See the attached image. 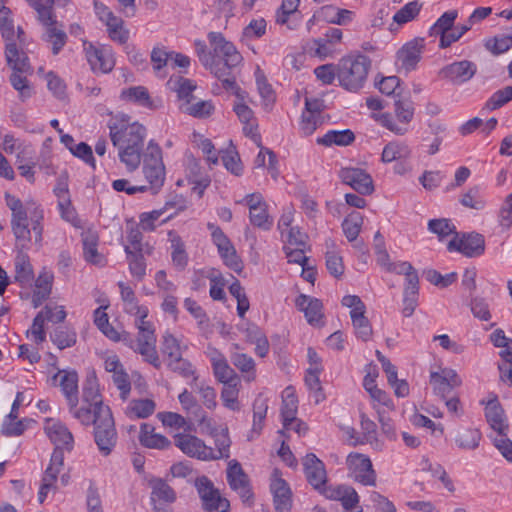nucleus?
<instances>
[{"label": "nucleus", "mask_w": 512, "mask_h": 512, "mask_svg": "<svg viewBox=\"0 0 512 512\" xmlns=\"http://www.w3.org/2000/svg\"><path fill=\"white\" fill-rule=\"evenodd\" d=\"M141 157H143V174L145 179L150 184V188L157 191L163 186L165 180L162 149L154 140H151Z\"/></svg>", "instance_id": "obj_7"}, {"label": "nucleus", "mask_w": 512, "mask_h": 512, "mask_svg": "<svg viewBox=\"0 0 512 512\" xmlns=\"http://www.w3.org/2000/svg\"><path fill=\"white\" fill-rule=\"evenodd\" d=\"M429 382L433 388V393L441 400H446L454 388L461 385L460 377L450 368H439L438 371H431Z\"/></svg>", "instance_id": "obj_13"}, {"label": "nucleus", "mask_w": 512, "mask_h": 512, "mask_svg": "<svg viewBox=\"0 0 512 512\" xmlns=\"http://www.w3.org/2000/svg\"><path fill=\"white\" fill-rule=\"evenodd\" d=\"M277 512H288L291 508V491L285 480L274 478L270 485Z\"/></svg>", "instance_id": "obj_30"}, {"label": "nucleus", "mask_w": 512, "mask_h": 512, "mask_svg": "<svg viewBox=\"0 0 512 512\" xmlns=\"http://www.w3.org/2000/svg\"><path fill=\"white\" fill-rule=\"evenodd\" d=\"M166 364L172 372L177 373L179 376L183 378L193 377V381L197 380L193 365L187 359H184L182 355L166 359Z\"/></svg>", "instance_id": "obj_47"}, {"label": "nucleus", "mask_w": 512, "mask_h": 512, "mask_svg": "<svg viewBox=\"0 0 512 512\" xmlns=\"http://www.w3.org/2000/svg\"><path fill=\"white\" fill-rule=\"evenodd\" d=\"M485 416L490 427L498 433L508 432L509 425L498 400L494 399L487 403L485 407Z\"/></svg>", "instance_id": "obj_28"}, {"label": "nucleus", "mask_w": 512, "mask_h": 512, "mask_svg": "<svg viewBox=\"0 0 512 512\" xmlns=\"http://www.w3.org/2000/svg\"><path fill=\"white\" fill-rule=\"evenodd\" d=\"M230 445L231 441L228 436L227 430H223L215 435V446L216 449L212 448V460L227 459L230 456Z\"/></svg>", "instance_id": "obj_54"}, {"label": "nucleus", "mask_w": 512, "mask_h": 512, "mask_svg": "<svg viewBox=\"0 0 512 512\" xmlns=\"http://www.w3.org/2000/svg\"><path fill=\"white\" fill-rule=\"evenodd\" d=\"M481 433L478 429L463 428L460 429L456 436L455 442L460 449L474 450L479 446Z\"/></svg>", "instance_id": "obj_41"}, {"label": "nucleus", "mask_w": 512, "mask_h": 512, "mask_svg": "<svg viewBox=\"0 0 512 512\" xmlns=\"http://www.w3.org/2000/svg\"><path fill=\"white\" fill-rule=\"evenodd\" d=\"M50 338L60 350H63L76 344L77 334L73 329L59 327L54 330Z\"/></svg>", "instance_id": "obj_46"}, {"label": "nucleus", "mask_w": 512, "mask_h": 512, "mask_svg": "<svg viewBox=\"0 0 512 512\" xmlns=\"http://www.w3.org/2000/svg\"><path fill=\"white\" fill-rule=\"evenodd\" d=\"M268 405L265 399L257 398L253 403V425L251 433L259 435L266 418Z\"/></svg>", "instance_id": "obj_52"}, {"label": "nucleus", "mask_w": 512, "mask_h": 512, "mask_svg": "<svg viewBox=\"0 0 512 512\" xmlns=\"http://www.w3.org/2000/svg\"><path fill=\"white\" fill-rule=\"evenodd\" d=\"M171 257L173 264L179 269H184L188 263V256L185 251V245L179 236H174L171 239Z\"/></svg>", "instance_id": "obj_56"}, {"label": "nucleus", "mask_w": 512, "mask_h": 512, "mask_svg": "<svg viewBox=\"0 0 512 512\" xmlns=\"http://www.w3.org/2000/svg\"><path fill=\"white\" fill-rule=\"evenodd\" d=\"M83 47L87 61L93 71L108 73L113 69L115 61L109 48L96 47L88 41H84Z\"/></svg>", "instance_id": "obj_19"}, {"label": "nucleus", "mask_w": 512, "mask_h": 512, "mask_svg": "<svg viewBox=\"0 0 512 512\" xmlns=\"http://www.w3.org/2000/svg\"><path fill=\"white\" fill-rule=\"evenodd\" d=\"M121 98L126 101L138 104L145 108H149V109H157L158 108V104H156L155 100H153L150 97L147 88L144 86H133V87L124 89L121 92Z\"/></svg>", "instance_id": "obj_33"}, {"label": "nucleus", "mask_w": 512, "mask_h": 512, "mask_svg": "<svg viewBox=\"0 0 512 512\" xmlns=\"http://www.w3.org/2000/svg\"><path fill=\"white\" fill-rule=\"evenodd\" d=\"M421 8L422 4L416 0L408 2L395 13V15L393 16V20L397 24H405L413 20L419 14Z\"/></svg>", "instance_id": "obj_57"}, {"label": "nucleus", "mask_w": 512, "mask_h": 512, "mask_svg": "<svg viewBox=\"0 0 512 512\" xmlns=\"http://www.w3.org/2000/svg\"><path fill=\"white\" fill-rule=\"evenodd\" d=\"M339 176L344 184L351 186L362 195H370L374 191L372 177L359 168H343Z\"/></svg>", "instance_id": "obj_22"}, {"label": "nucleus", "mask_w": 512, "mask_h": 512, "mask_svg": "<svg viewBox=\"0 0 512 512\" xmlns=\"http://www.w3.org/2000/svg\"><path fill=\"white\" fill-rule=\"evenodd\" d=\"M350 316L357 336L363 341H368L372 336V327L365 316V312L355 313Z\"/></svg>", "instance_id": "obj_58"}, {"label": "nucleus", "mask_w": 512, "mask_h": 512, "mask_svg": "<svg viewBox=\"0 0 512 512\" xmlns=\"http://www.w3.org/2000/svg\"><path fill=\"white\" fill-rule=\"evenodd\" d=\"M174 444L186 456L202 461L212 460V448L195 435L177 433L174 435Z\"/></svg>", "instance_id": "obj_11"}, {"label": "nucleus", "mask_w": 512, "mask_h": 512, "mask_svg": "<svg viewBox=\"0 0 512 512\" xmlns=\"http://www.w3.org/2000/svg\"><path fill=\"white\" fill-rule=\"evenodd\" d=\"M226 478L229 487L235 491L243 501H248L252 498L253 494L249 477L237 460L234 459L228 462Z\"/></svg>", "instance_id": "obj_15"}, {"label": "nucleus", "mask_w": 512, "mask_h": 512, "mask_svg": "<svg viewBox=\"0 0 512 512\" xmlns=\"http://www.w3.org/2000/svg\"><path fill=\"white\" fill-rule=\"evenodd\" d=\"M239 203L249 208L250 223L262 230H270L273 226V218L268 213V205L261 193L248 194Z\"/></svg>", "instance_id": "obj_10"}, {"label": "nucleus", "mask_w": 512, "mask_h": 512, "mask_svg": "<svg viewBox=\"0 0 512 512\" xmlns=\"http://www.w3.org/2000/svg\"><path fill=\"white\" fill-rule=\"evenodd\" d=\"M211 363L214 375L219 382L223 384L240 383L239 376L229 366L226 358L221 353L215 351L211 357Z\"/></svg>", "instance_id": "obj_27"}, {"label": "nucleus", "mask_w": 512, "mask_h": 512, "mask_svg": "<svg viewBox=\"0 0 512 512\" xmlns=\"http://www.w3.org/2000/svg\"><path fill=\"white\" fill-rule=\"evenodd\" d=\"M15 281L21 286L30 285L34 279L33 267L30 263L29 256L23 252H19L14 261Z\"/></svg>", "instance_id": "obj_34"}, {"label": "nucleus", "mask_w": 512, "mask_h": 512, "mask_svg": "<svg viewBox=\"0 0 512 512\" xmlns=\"http://www.w3.org/2000/svg\"><path fill=\"white\" fill-rule=\"evenodd\" d=\"M256 84L259 94L263 100V105L266 109H270L275 101V93L272 86L267 82L265 76L259 71L256 73Z\"/></svg>", "instance_id": "obj_59"}, {"label": "nucleus", "mask_w": 512, "mask_h": 512, "mask_svg": "<svg viewBox=\"0 0 512 512\" xmlns=\"http://www.w3.org/2000/svg\"><path fill=\"white\" fill-rule=\"evenodd\" d=\"M157 338L154 329L139 331L133 350L139 353L143 359L156 369L161 367V361L156 349Z\"/></svg>", "instance_id": "obj_17"}, {"label": "nucleus", "mask_w": 512, "mask_h": 512, "mask_svg": "<svg viewBox=\"0 0 512 512\" xmlns=\"http://www.w3.org/2000/svg\"><path fill=\"white\" fill-rule=\"evenodd\" d=\"M181 109L184 113L194 117V118H207L214 112V105L209 100H200L196 103H192V101L188 103H184L181 106Z\"/></svg>", "instance_id": "obj_44"}, {"label": "nucleus", "mask_w": 512, "mask_h": 512, "mask_svg": "<svg viewBox=\"0 0 512 512\" xmlns=\"http://www.w3.org/2000/svg\"><path fill=\"white\" fill-rule=\"evenodd\" d=\"M428 229L432 233L437 234L439 239H443L456 233L455 226L450 222V220L445 218L430 220L428 223Z\"/></svg>", "instance_id": "obj_64"}, {"label": "nucleus", "mask_w": 512, "mask_h": 512, "mask_svg": "<svg viewBox=\"0 0 512 512\" xmlns=\"http://www.w3.org/2000/svg\"><path fill=\"white\" fill-rule=\"evenodd\" d=\"M129 410L137 418H147L155 411V403L150 399L133 400L129 404Z\"/></svg>", "instance_id": "obj_63"}, {"label": "nucleus", "mask_w": 512, "mask_h": 512, "mask_svg": "<svg viewBox=\"0 0 512 512\" xmlns=\"http://www.w3.org/2000/svg\"><path fill=\"white\" fill-rule=\"evenodd\" d=\"M207 278L210 280V297L218 301L225 299V280L223 276L219 272L211 270Z\"/></svg>", "instance_id": "obj_61"}, {"label": "nucleus", "mask_w": 512, "mask_h": 512, "mask_svg": "<svg viewBox=\"0 0 512 512\" xmlns=\"http://www.w3.org/2000/svg\"><path fill=\"white\" fill-rule=\"evenodd\" d=\"M83 253L87 262L100 266L105 264L104 257L97 250V238L94 235H88L83 239Z\"/></svg>", "instance_id": "obj_49"}, {"label": "nucleus", "mask_w": 512, "mask_h": 512, "mask_svg": "<svg viewBox=\"0 0 512 512\" xmlns=\"http://www.w3.org/2000/svg\"><path fill=\"white\" fill-rule=\"evenodd\" d=\"M355 140V135L350 129L330 130L323 137L317 139V143L324 146H348Z\"/></svg>", "instance_id": "obj_40"}, {"label": "nucleus", "mask_w": 512, "mask_h": 512, "mask_svg": "<svg viewBox=\"0 0 512 512\" xmlns=\"http://www.w3.org/2000/svg\"><path fill=\"white\" fill-rule=\"evenodd\" d=\"M170 55L171 52H167L162 48L155 47L151 52V62L153 65V69L155 73L160 76L164 77L166 75L165 72H163L164 67L168 65L170 62Z\"/></svg>", "instance_id": "obj_62"}, {"label": "nucleus", "mask_w": 512, "mask_h": 512, "mask_svg": "<svg viewBox=\"0 0 512 512\" xmlns=\"http://www.w3.org/2000/svg\"><path fill=\"white\" fill-rule=\"evenodd\" d=\"M110 138L118 148L120 161L132 172L141 163V155L146 137V128L138 122H130L126 114H116L109 122Z\"/></svg>", "instance_id": "obj_1"}, {"label": "nucleus", "mask_w": 512, "mask_h": 512, "mask_svg": "<svg viewBox=\"0 0 512 512\" xmlns=\"http://www.w3.org/2000/svg\"><path fill=\"white\" fill-rule=\"evenodd\" d=\"M37 12L38 20L46 27L57 25L58 22L53 14L52 6L54 3L46 0H26Z\"/></svg>", "instance_id": "obj_42"}, {"label": "nucleus", "mask_w": 512, "mask_h": 512, "mask_svg": "<svg viewBox=\"0 0 512 512\" xmlns=\"http://www.w3.org/2000/svg\"><path fill=\"white\" fill-rule=\"evenodd\" d=\"M209 43L213 49V74L223 84L226 90H237L234 70L242 63L243 57L235 45L226 40L220 32L208 34Z\"/></svg>", "instance_id": "obj_2"}, {"label": "nucleus", "mask_w": 512, "mask_h": 512, "mask_svg": "<svg viewBox=\"0 0 512 512\" xmlns=\"http://www.w3.org/2000/svg\"><path fill=\"white\" fill-rule=\"evenodd\" d=\"M321 372H316L314 369H307L305 375V384L309 391L313 394L315 403L318 404L325 399V394L320 382Z\"/></svg>", "instance_id": "obj_51"}, {"label": "nucleus", "mask_w": 512, "mask_h": 512, "mask_svg": "<svg viewBox=\"0 0 512 512\" xmlns=\"http://www.w3.org/2000/svg\"><path fill=\"white\" fill-rule=\"evenodd\" d=\"M371 61L367 56L345 57L337 65V78L344 89L356 92L367 79Z\"/></svg>", "instance_id": "obj_4"}, {"label": "nucleus", "mask_w": 512, "mask_h": 512, "mask_svg": "<svg viewBox=\"0 0 512 512\" xmlns=\"http://www.w3.org/2000/svg\"><path fill=\"white\" fill-rule=\"evenodd\" d=\"M346 463L355 481L365 486H375L376 473L369 457L360 453H350Z\"/></svg>", "instance_id": "obj_12"}, {"label": "nucleus", "mask_w": 512, "mask_h": 512, "mask_svg": "<svg viewBox=\"0 0 512 512\" xmlns=\"http://www.w3.org/2000/svg\"><path fill=\"white\" fill-rule=\"evenodd\" d=\"M239 385L240 383L234 382L224 384V387L221 391V400L223 402V405L232 411H238L240 409L238 401Z\"/></svg>", "instance_id": "obj_53"}, {"label": "nucleus", "mask_w": 512, "mask_h": 512, "mask_svg": "<svg viewBox=\"0 0 512 512\" xmlns=\"http://www.w3.org/2000/svg\"><path fill=\"white\" fill-rule=\"evenodd\" d=\"M449 251H458L467 257H477L484 253L485 240L479 233L464 234L461 238L454 237L449 241Z\"/></svg>", "instance_id": "obj_18"}, {"label": "nucleus", "mask_w": 512, "mask_h": 512, "mask_svg": "<svg viewBox=\"0 0 512 512\" xmlns=\"http://www.w3.org/2000/svg\"><path fill=\"white\" fill-rule=\"evenodd\" d=\"M74 418L85 426L94 425V441L102 456L112 453L117 444L118 435L110 408L100 409L99 415L96 416H93L90 410L81 408L75 411Z\"/></svg>", "instance_id": "obj_3"}, {"label": "nucleus", "mask_w": 512, "mask_h": 512, "mask_svg": "<svg viewBox=\"0 0 512 512\" xmlns=\"http://www.w3.org/2000/svg\"><path fill=\"white\" fill-rule=\"evenodd\" d=\"M151 503L155 512H172L171 504L176 500V493L166 481L155 478L149 481Z\"/></svg>", "instance_id": "obj_16"}, {"label": "nucleus", "mask_w": 512, "mask_h": 512, "mask_svg": "<svg viewBox=\"0 0 512 512\" xmlns=\"http://www.w3.org/2000/svg\"><path fill=\"white\" fill-rule=\"evenodd\" d=\"M424 49V40L415 38L404 44L397 52V65L401 70L410 72L415 70L421 60Z\"/></svg>", "instance_id": "obj_21"}, {"label": "nucleus", "mask_w": 512, "mask_h": 512, "mask_svg": "<svg viewBox=\"0 0 512 512\" xmlns=\"http://www.w3.org/2000/svg\"><path fill=\"white\" fill-rule=\"evenodd\" d=\"M411 155V149L404 142L393 141L385 145L382 152V161L391 163L397 160H405Z\"/></svg>", "instance_id": "obj_39"}, {"label": "nucleus", "mask_w": 512, "mask_h": 512, "mask_svg": "<svg viewBox=\"0 0 512 512\" xmlns=\"http://www.w3.org/2000/svg\"><path fill=\"white\" fill-rule=\"evenodd\" d=\"M64 466V453L61 449H54L50 463L48 467L46 468L43 477H42V483L41 486H44L45 488H50L53 491L56 490V482L59 473L61 472L62 468Z\"/></svg>", "instance_id": "obj_29"}, {"label": "nucleus", "mask_w": 512, "mask_h": 512, "mask_svg": "<svg viewBox=\"0 0 512 512\" xmlns=\"http://www.w3.org/2000/svg\"><path fill=\"white\" fill-rule=\"evenodd\" d=\"M233 365L244 374V379L248 382L255 379V361L245 353H234L231 356Z\"/></svg>", "instance_id": "obj_43"}, {"label": "nucleus", "mask_w": 512, "mask_h": 512, "mask_svg": "<svg viewBox=\"0 0 512 512\" xmlns=\"http://www.w3.org/2000/svg\"><path fill=\"white\" fill-rule=\"evenodd\" d=\"M477 72V65L469 60L455 61L440 69L439 77L453 85L470 81Z\"/></svg>", "instance_id": "obj_14"}, {"label": "nucleus", "mask_w": 512, "mask_h": 512, "mask_svg": "<svg viewBox=\"0 0 512 512\" xmlns=\"http://www.w3.org/2000/svg\"><path fill=\"white\" fill-rule=\"evenodd\" d=\"M54 380H59V385L69 404L70 413L74 416L78 408V374L75 371H59Z\"/></svg>", "instance_id": "obj_25"}, {"label": "nucleus", "mask_w": 512, "mask_h": 512, "mask_svg": "<svg viewBox=\"0 0 512 512\" xmlns=\"http://www.w3.org/2000/svg\"><path fill=\"white\" fill-rule=\"evenodd\" d=\"M6 204L11 210V229L13 235L22 247H26L27 243L31 241L29 219L33 212L32 205L37 206L38 203L32 200L23 202L15 196L6 195Z\"/></svg>", "instance_id": "obj_5"}, {"label": "nucleus", "mask_w": 512, "mask_h": 512, "mask_svg": "<svg viewBox=\"0 0 512 512\" xmlns=\"http://www.w3.org/2000/svg\"><path fill=\"white\" fill-rule=\"evenodd\" d=\"M303 468L308 483L316 490L322 491L327 482L324 463L313 453L303 459Z\"/></svg>", "instance_id": "obj_23"}, {"label": "nucleus", "mask_w": 512, "mask_h": 512, "mask_svg": "<svg viewBox=\"0 0 512 512\" xmlns=\"http://www.w3.org/2000/svg\"><path fill=\"white\" fill-rule=\"evenodd\" d=\"M194 486L205 512H227L230 502L221 495L214 483L205 475L199 476L194 481Z\"/></svg>", "instance_id": "obj_8"}, {"label": "nucleus", "mask_w": 512, "mask_h": 512, "mask_svg": "<svg viewBox=\"0 0 512 512\" xmlns=\"http://www.w3.org/2000/svg\"><path fill=\"white\" fill-rule=\"evenodd\" d=\"M44 430L50 441L55 445L54 449L71 451L74 447V438L65 424L55 419H46Z\"/></svg>", "instance_id": "obj_20"}, {"label": "nucleus", "mask_w": 512, "mask_h": 512, "mask_svg": "<svg viewBox=\"0 0 512 512\" xmlns=\"http://www.w3.org/2000/svg\"><path fill=\"white\" fill-rule=\"evenodd\" d=\"M295 305L300 311L304 312V315L310 324L319 323L323 317L322 303L317 298L301 294L296 298Z\"/></svg>", "instance_id": "obj_26"}, {"label": "nucleus", "mask_w": 512, "mask_h": 512, "mask_svg": "<svg viewBox=\"0 0 512 512\" xmlns=\"http://www.w3.org/2000/svg\"><path fill=\"white\" fill-rule=\"evenodd\" d=\"M208 229L211 231L212 241L216 245L224 264L234 272L240 273L243 270V262L237 255L229 238L219 226L208 223Z\"/></svg>", "instance_id": "obj_9"}, {"label": "nucleus", "mask_w": 512, "mask_h": 512, "mask_svg": "<svg viewBox=\"0 0 512 512\" xmlns=\"http://www.w3.org/2000/svg\"><path fill=\"white\" fill-rule=\"evenodd\" d=\"M124 251L127 255L130 274L136 278L137 281H142L146 275L144 251H133L130 246H125Z\"/></svg>", "instance_id": "obj_35"}, {"label": "nucleus", "mask_w": 512, "mask_h": 512, "mask_svg": "<svg viewBox=\"0 0 512 512\" xmlns=\"http://www.w3.org/2000/svg\"><path fill=\"white\" fill-rule=\"evenodd\" d=\"M167 84L171 90L177 93L178 98L185 101V103L193 100L192 93L196 89V85L192 80L182 76H171Z\"/></svg>", "instance_id": "obj_37"}, {"label": "nucleus", "mask_w": 512, "mask_h": 512, "mask_svg": "<svg viewBox=\"0 0 512 512\" xmlns=\"http://www.w3.org/2000/svg\"><path fill=\"white\" fill-rule=\"evenodd\" d=\"M108 28L109 37L123 44L128 40V32L123 29V20L115 15L104 22Z\"/></svg>", "instance_id": "obj_60"}, {"label": "nucleus", "mask_w": 512, "mask_h": 512, "mask_svg": "<svg viewBox=\"0 0 512 512\" xmlns=\"http://www.w3.org/2000/svg\"><path fill=\"white\" fill-rule=\"evenodd\" d=\"M363 224V217L359 212H351L343 221L342 228L343 232L348 241H354L361 230Z\"/></svg>", "instance_id": "obj_48"}, {"label": "nucleus", "mask_w": 512, "mask_h": 512, "mask_svg": "<svg viewBox=\"0 0 512 512\" xmlns=\"http://www.w3.org/2000/svg\"><path fill=\"white\" fill-rule=\"evenodd\" d=\"M297 410L298 400L294 394V389L292 387H287L284 390L281 407L284 428L289 429V427L294 424L296 421Z\"/></svg>", "instance_id": "obj_32"}, {"label": "nucleus", "mask_w": 512, "mask_h": 512, "mask_svg": "<svg viewBox=\"0 0 512 512\" xmlns=\"http://www.w3.org/2000/svg\"><path fill=\"white\" fill-rule=\"evenodd\" d=\"M5 56L8 65L13 69L10 76L11 85L19 92L20 98L24 101L32 96V88L28 85V80L23 73L30 70L28 57L18 50L17 44L8 43L6 45Z\"/></svg>", "instance_id": "obj_6"}, {"label": "nucleus", "mask_w": 512, "mask_h": 512, "mask_svg": "<svg viewBox=\"0 0 512 512\" xmlns=\"http://www.w3.org/2000/svg\"><path fill=\"white\" fill-rule=\"evenodd\" d=\"M44 39L52 45V53L57 55L67 41V35L60 25H52L46 28Z\"/></svg>", "instance_id": "obj_45"}, {"label": "nucleus", "mask_w": 512, "mask_h": 512, "mask_svg": "<svg viewBox=\"0 0 512 512\" xmlns=\"http://www.w3.org/2000/svg\"><path fill=\"white\" fill-rule=\"evenodd\" d=\"M79 408L90 410L93 416L99 415L100 409L109 408V406L103 403L95 374L88 376L85 380L82 392V405Z\"/></svg>", "instance_id": "obj_24"}, {"label": "nucleus", "mask_w": 512, "mask_h": 512, "mask_svg": "<svg viewBox=\"0 0 512 512\" xmlns=\"http://www.w3.org/2000/svg\"><path fill=\"white\" fill-rule=\"evenodd\" d=\"M458 11L449 10L441 15L429 30L430 36H439L440 42L444 40V36H449L454 22L457 19Z\"/></svg>", "instance_id": "obj_38"}, {"label": "nucleus", "mask_w": 512, "mask_h": 512, "mask_svg": "<svg viewBox=\"0 0 512 512\" xmlns=\"http://www.w3.org/2000/svg\"><path fill=\"white\" fill-rule=\"evenodd\" d=\"M161 351L166 359L175 358L182 355V346L180 341L170 332L166 331L162 337Z\"/></svg>", "instance_id": "obj_55"}, {"label": "nucleus", "mask_w": 512, "mask_h": 512, "mask_svg": "<svg viewBox=\"0 0 512 512\" xmlns=\"http://www.w3.org/2000/svg\"><path fill=\"white\" fill-rule=\"evenodd\" d=\"M53 276L49 273H41L35 281V289L32 295L34 308L39 307L49 296L52 289Z\"/></svg>", "instance_id": "obj_36"}, {"label": "nucleus", "mask_w": 512, "mask_h": 512, "mask_svg": "<svg viewBox=\"0 0 512 512\" xmlns=\"http://www.w3.org/2000/svg\"><path fill=\"white\" fill-rule=\"evenodd\" d=\"M18 417H11L10 414L4 419L1 432L6 436H20L24 433L27 428V424L30 423V419L17 420Z\"/></svg>", "instance_id": "obj_50"}, {"label": "nucleus", "mask_w": 512, "mask_h": 512, "mask_svg": "<svg viewBox=\"0 0 512 512\" xmlns=\"http://www.w3.org/2000/svg\"><path fill=\"white\" fill-rule=\"evenodd\" d=\"M139 441L142 446L150 449H168L171 447V441L162 434L155 433V428L148 424L141 425Z\"/></svg>", "instance_id": "obj_31"}]
</instances>
